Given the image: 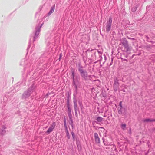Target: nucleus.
Instances as JSON below:
<instances>
[{"label": "nucleus", "mask_w": 155, "mask_h": 155, "mask_svg": "<svg viewBox=\"0 0 155 155\" xmlns=\"http://www.w3.org/2000/svg\"><path fill=\"white\" fill-rule=\"evenodd\" d=\"M112 22V18H110L107 22L106 26V30L107 32H109L110 30L111 24Z\"/></svg>", "instance_id": "f257e3e1"}, {"label": "nucleus", "mask_w": 155, "mask_h": 155, "mask_svg": "<svg viewBox=\"0 0 155 155\" xmlns=\"http://www.w3.org/2000/svg\"><path fill=\"white\" fill-rule=\"evenodd\" d=\"M55 124H56L55 122H53L52 123V124L51 125V127H49L48 130H47V133H49L52 132L54 129L55 126Z\"/></svg>", "instance_id": "f03ea898"}, {"label": "nucleus", "mask_w": 155, "mask_h": 155, "mask_svg": "<svg viewBox=\"0 0 155 155\" xmlns=\"http://www.w3.org/2000/svg\"><path fill=\"white\" fill-rule=\"evenodd\" d=\"M94 135L96 143H100V139L98 137V134L97 133H94Z\"/></svg>", "instance_id": "7ed1b4c3"}, {"label": "nucleus", "mask_w": 155, "mask_h": 155, "mask_svg": "<svg viewBox=\"0 0 155 155\" xmlns=\"http://www.w3.org/2000/svg\"><path fill=\"white\" fill-rule=\"evenodd\" d=\"M122 44L125 48H127L128 47V42L126 40L122 43Z\"/></svg>", "instance_id": "20e7f679"}, {"label": "nucleus", "mask_w": 155, "mask_h": 155, "mask_svg": "<svg viewBox=\"0 0 155 155\" xmlns=\"http://www.w3.org/2000/svg\"><path fill=\"white\" fill-rule=\"evenodd\" d=\"M144 122H153V119H146L143 120Z\"/></svg>", "instance_id": "39448f33"}, {"label": "nucleus", "mask_w": 155, "mask_h": 155, "mask_svg": "<svg viewBox=\"0 0 155 155\" xmlns=\"http://www.w3.org/2000/svg\"><path fill=\"white\" fill-rule=\"evenodd\" d=\"M103 119V118L101 117H97L96 119L97 121L98 122H101Z\"/></svg>", "instance_id": "423d86ee"}, {"label": "nucleus", "mask_w": 155, "mask_h": 155, "mask_svg": "<svg viewBox=\"0 0 155 155\" xmlns=\"http://www.w3.org/2000/svg\"><path fill=\"white\" fill-rule=\"evenodd\" d=\"M54 7H52L51 8L50 11V12H49V15H51L52 13L54 11Z\"/></svg>", "instance_id": "0eeeda50"}, {"label": "nucleus", "mask_w": 155, "mask_h": 155, "mask_svg": "<svg viewBox=\"0 0 155 155\" xmlns=\"http://www.w3.org/2000/svg\"><path fill=\"white\" fill-rule=\"evenodd\" d=\"M81 74V76L83 77H85L87 76V73L85 71L84 72Z\"/></svg>", "instance_id": "6e6552de"}, {"label": "nucleus", "mask_w": 155, "mask_h": 155, "mask_svg": "<svg viewBox=\"0 0 155 155\" xmlns=\"http://www.w3.org/2000/svg\"><path fill=\"white\" fill-rule=\"evenodd\" d=\"M121 128L123 130H125L126 127V124H122L121 125Z\"/></svg>", "instance_id": "1a4fd4ad"}, {"label": "nucleus", "mask_w": 155, "mask_h": 155, "mask_svg": "<svg viewBox=\"0 0 155 155\" xmlns=\"http://www.w3.org/2000/svg\"><path fill=\"white\" fill-rule=\"evenodd\" d=\"M114 86L118 87L119 86V83L118 81H115L114 84Z\"/></svg>", "instance_id": "9d476101"}, {"label": "nucleus", "mask_w": 155, "mask_h": 155, "mask_svg": "<svg viewBox=\"0 0 155 155\" xmlns=\"http://www.w3.org/2000/svg\"><path fill=\"white\" fill-rule=\"evenodd\" d=\"M66 135H67L68 138V139H70V136H69V133L68 130H66Z\"/></svg>", "instance_id": "9b49d317"}, {"label": "nucleus", "mask_w": 155, "mask_h": 155, "mask_svg": "<svg viewBox=\"0 0 155 155\" xmlns=\"http://www.w3.org/2000/svg\"><path fill=\"white\" fill-rule=\"evenodd\" d=\"M74 108L75 109V111L76 110L77 108V105L76 103H74Z\"/></svg>", "instance_id": "f8f14e48"}, {"label": "nucleus", "mask_w": 155, "mask_h": 155, "mask_svg": "<svg viewBox=\"0 0 155 155\" xmlns=\"http://www.w3.org/2000/svg\"><path fill=\"white\" fill-rule=\"evenodd\" d=\"M122 108H120V109L118 110V113L119 114H122V111L121 110Z\"/></svg>", "instance_id": "ddd939ff"}, {"label": "nucleus", "mask_w": 155, "mask_h": 155, "mask_svg": "<svg viewBox=\"0 0 155 155\" xmlns=\"http://www.w3.org/2000/svg\"><path fill=\"white\" fill-rule=\"evenodd\" d=\"M122 102L120 101V102L119 104V105L120 107V108H122Z\"/></svg>", "instance_id": "4468645a"}, {"label": "nucleus", "mask_w": 155, "mask_h": 155, "mask_svg": "<svg viewBox=\"0 0 155 155\" xmlns=\"http://www.w3.org/2000/svg\"><path fill=\"white\" fill-rule=\"evenodd\" d=\"M79 71L81 74L83 72H84V71L82 69H79Z\"/></svg>", "instance_id": "2eb2a0df"}, {"label": "nucleus", "mask_w": 155, "mask_h": 155, "mask_svg": "<svg viewBox=\"0 0 155 155\" xmlns=\"http://www.w3.org/2000/svg\"><path fill=\"white\" fill-rule=\"evenodd\" d=\"M71 133V134L72 135V137H73V139L74 140V133L73 132H72Z\"/></svg>", "instance_id": "dca6fc26"}, {"label": "nucleus", "mask_w": 155, "mask_h": 155, "mask_svg": "<svg viewBox=\"0 0 155 155\" xmlns=\"http://www.w3.org/2000/svg\"><path fill=\"white\" fill-rule=\"evenodd\" d=\"M100 128L102 129V130H101V131H102L103 132L104 131L105 129L104 128H103L102 127H101Z\"/></svg>", "instance_id": "f3484780"}, {"label": "nucleus", "mask_w": 155, "mask_h": 155, "mask_svg": "<svg viewBox=\"0 0 155 155\" xmlns=\"http://www.w3.org/2000/svg\"><path fill=\"white\" fill-rule=\"evenodd\" d=\"M72 75L73 76V79H74V72H73L72 73Z\"/></svg>", "instance_id": "a211bd4d"}, {"label": "nucleus", "mask_w": 155, "mask_h": 155, "mask_svg": "<svg viewBox=\"0 0 155 155\" xmlns=\"http://www.w3.org/2000/svg\"><path fill=\"white\" fill-rule=\"evenodd\" d=\"M132 11H135V9H134V10H133V9L132 8Z\"/></svg>", "instance_id": "6ab92c4d"}, {"label": "nucleus", "mask_w": 155, "mask_h": 155, "mask_svg": "<svg viewBox=\"0 0 155 155\" xmlns=\"http://www.w3.org/2000/svg\"><path fill=\"white\" fill-rule=\"evenodd\" d=\"M61 54H60L59 59L61 58Z\"/></svg>", "instance_id": "aec40b11"}, {"label": "nucleus", "mask_w": 155, "mask_h": 155, "mask_svg": "<svg viewBox=\"0 0 155 155\" xmlns=\"http://www.w3.org/2000/svg\"><path fill=\"white\" fill-rule=\"evenodd\" d=\"M153 122L155 121V119H153Z\"/></svg>", "instance_id": "412c9836"}, {"label": "nucleus", "mask_w": 155, "mask_h": 155, "mask_svg": "<svg viewBox=\"0 0 155 155\" xmlns=\"http://www.w3.org/2000/svg\"><path fill=\"white\" fill-rule=\"evenodd\" d=\"M131 39L132 40H134V38H131Z\"/></svg>", "instance_id": "4be33fe9"}]
</instances>
